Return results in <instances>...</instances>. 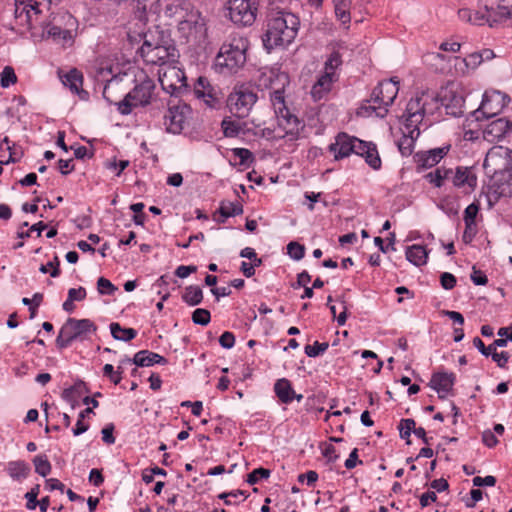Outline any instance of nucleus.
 <instances>
[{
    "instance_id": "obj_56",
    "label": "nucleus",
    "mask_w": 512,
    "mask_h": 512,
    "mask_svg": "<svg viewBox=\"0 0 512 512\" xmlns=\"http://www.w3.org/2000/svg\"><path fill=\"white\" fill-rule=\"evenodd\" d=\"M238 496H243V500H245L248 497V494H246L245 491L238 489L230 492H223L218 495V498L223 500L225 505H232L236 504V502H232L230 497L237 498Z\"/></svg>"
},
{
    "instance_id": "obj_37",
    "label": "nucleus",
    "mask_w": 512,
    "mask_h": 512,
    "mask_svg": "<svg viewBox=\"0 0 512 512\" xmlns=\"http://www.w3.org/2000/svg\"><path fill=\"white\" fill-rule=\"evenodd\" d=\"M136 3L135 14L140 21H143L146 17V12H157L160 4V0H133Z\"/></svg>"
},
{
    "instance_id": "obj_17",
    "label": "nucleus",
    "mask_w": 512,
    "mask_h": 512,
    "mask_svg": "<svg viewBox=\"0 0 512 512\" xmlns=\"http://www.w3.org/2000/svg\"><path fill=\"white\" fill-rule=\"evenodd\" d=\"M437 101H440L441 105L444 106L446 113L453 117H460L464 113L465 99L462 93L454 90L453 88L446 87L440 91L437 96Z\"/></svg>"
},
{
    "instance_id": "obj_25",
    "label": "nucleus",
    "mask_w": 512,
    "mask_h": 512,
    "mask_svg": "<svg viewBox=\"0 0 512 512\" xmlns=\"http://www.w3.org/2000/svg\"><path fill=\"white\" fill-rule=\"evenodd\" d=\"M214 88L206 77L200 76L193 89V94L197 98H203L207 106L210 108H216L219 105L218 98L214 95Z\"/></svg>"
},
{
    "instance_id": "obj_54",
    "label": "nucleus",
    "mask_w": 512,
    "mask_h": 512,
    "mask_svg": "<svg viewBox=\"0 0 512 512\" xmlns=\"http://www.w3.org/2000/svg\"><path fill=\"white\" fill-rule=\"evenodd\" d=\"M272 105L274 107L275 114H277L280 110H282V107H286L285 101H284V91L277 89L274 90L271 93L270 96Z\"/></svg>"
},
{
    "instance_id": "obj_57",
    "label": "nucleus",
    "mask_w": 512,
    "mask_h": 512,
    "mask_svg": "<svg viewBox=\"0 0 512 512\" xmlns=\"http://www.w3.org/2000/svg\"><path fill=\"white\" fill-rule=\"evenodd\" d=\"M456 282V277L449 272H443L440 275V283L445 290L453 289L456 285Z\"/></svg>"
},
{
    "instance_id": "obj_62",
    "label": "nucleus",
    "mask_w": 512,
    "mask_h": 512,
    "mask_svg": "<svg viewBox=\"0 0 512 512\" xmlns=\"http://www.w3.org/2000/svg\"><path fill=\"white\" fill-rule=\"evenodd\" d=\"M114 425L112 423L107 424L101 431L102 440L104 443L111 445L115 443V437L113 435Z\"/></svg>"
},
{
    "instance_id": "obj_60",
    "label": "nucleus",
    "mask_w": 512,
    "mask_h": 512,
    "mask_svg": "<svg viewBox=\"0 0 512 512\" xmlns=\"http://www.w3.org/2000/svg\"><path fill=\"white\" fill-rule=\"evenodd\" d=\"M81 385H73L69 388H66L63 390L62 392V398L63 400H65L66 402L70 403L72 408L75 407V404H76V395H75V389H77L78 387H80Z\"/></svg>"
},
{
    "instance_id": "obj_59",
    "label": "nucleus",
    "mask_w": 512,
    "mask_h": 512,
    "mask_svg": "<svg viewBox=\"0 0 512 512\" xmlns=\"http://www.w3.org/2000/svg\"><path fill=\"white\" fill-rule=\"evenodd\" d=\"M473 485L475 487H482V486H495L497 480L494 476L488 475L486 477H480L476 476L473 478Z\"/></svg>"
},
{
    "instance_id": "obj_39",
    "label": "nucleus",
    "mask_w": 512,
    "mask_h": 512,
    "mask_svg": "<svg viewBox=\"0 0 512 512\" xmlns=\"http://www.w3.org/2000/svg\"><path fill=\"white\" fill-rule=\"evenodd\" d=\"M416 422L412 418L402 419L398 425L400 438L406 440V444H411L410 435L414 433Z\"/></svg>"
},
{
    "instance_id": "obj_5",
    "label": "nucleus",
    "mask_w": 512,
    "mask_h": 512,
    "mask_svg": "<svg viewBox=\"0 0 512 512\" xmlns=\"http://www.w3.org/2000/svg\"><path fill=\"white\" fill-rule=\"evenodd\" d=\"M97 331L96 324L90 319L68 318L60 328L56 338V346L62 350L74 341H85Z\"/></svg>"
},
{
    "instance_id": "obj_11",
    "label": "nucleus",
    "mask_w": 512,
    "mask_h": 512,
    "mask_svg": "<svg viewBox=\"0 0 512 512\" xmlns=\"http://www.w3.org/2000/svg\"><path fill=\"white\" fill-rule=\"evenodd\" d=\"M509 101V96L500 91H486L480 106L470 113V117H473L475 121L489 119L497 115Z\"/></svg>"
},
{
    "instance_id": "obj_34",
    "label": "nucleus",
    "mask_w": 512,
    "mask_h": 512,
    "mask_svg": "<svg viewBox=\"0 0 512 512\" xmlns=\"http://www.w3.org/2000/svg\"><path fill=\"white\" fill-rule=\"evenodd\" d=\"M458 17L460 20L468 22L473 25H485L483 11L479 7L475 11L469 8H461L458 10Z\"/></svg>"
},
{
    "instance_id": "obj_29",
    "label": "nucleus",
    "mask_w": 512,
    "mask_h": 512,
    "mask_svg": "<svg viewBox=\"0 0 512 512\" xmlns=\"http://www.w3.org/2000/svg\"><path fill=\"white\" fill-rule=\"evenodd\" d=\"M217 213L220 217L217 218L216 221L218 223H225L227 218L241 215L243 213V205L240 202L222 200Z\"/></svg>"
},
{
    "instance_id": "obj_44",
    "label": "nucleus",
    "mask_w": 512,
    "mask_h": 512,
    "mask_svg": "<svg viewBox=\"0 0 512 512\" xmlns=\"http://www.w3.org/2000/svg\"><path fill=\"white\" fill-rule=\"evenodd\" d=\"M342 65V56L339 53V50H333L329 55L328 59L325 61V71L334 74L335 70Z\"/></svg>"
},
{
    "instance_id": "obj_8",
    "label": "nucleus",
    "mask_w": 512,
    "mask_h": 512,
    "mask_svg": "<svg viewBox=\"0 0 512 512\" xmlns=\"http://www.w3.org/2000/svg\"><path fill=\"white\" fill-rule=\"evenodd\" d=\"M485 25L498 27L512 18V0H479Z\"/></svg>"
},
{
    "instance_id": "obj_53",
    "label": "nucleus",
    "mask_w": 512,
    "mask_h": 512,
    "mask_svg": "<svg viewBox=\"0 0 512 512\" xmlns=\"http://www.w3.org/2000/svg\"><path fill=\"white\" fill-rule=\"evenodd\" d=\"M39 491H40V485L39 484H36L34 487H32L30 489V491H28L26 494H25V498L27 500L26 502V508L28 510H34L36 509L37 505H38V495H39Z\"/></svg>"
},
{
    "instance_id": "obj_23",
    "label": "nucleus",
    "mask_w": 512,
    "mask_h": 512,
    "mask_svg": "<svg viewBox=\"0 0 512 512\" xmlns=\"http://www.w3.org/2000/svg\"><path fill=\"white\" fill-rule=\"evenodd\" d=\"M64 86L68 87L72 93L77 94L81 100H87L89 93L82 88L83 74L76 68L71 69L69 72L60 76Z\"/></svg>"
},
{
    "instance_id": "obj_9",
    "label": "nucleus",
    "mask_w": 512,
    "mask_h": 512,
    "mask_svg": "<svg viewBox=\"0 0 512 512\" xmlns=\"http://www.w3.org/2000/svg\"><path fill=\"white\" fill-rule=\"evenodd\" d=\"M258 99L257 94L248 86L235 87L227 98V107L237 118H245Z\"/></svg>"
},
{
    "instance_id": "obj_24",
    "label": "nucleus",
    "mask_w": 512,
    "mask_h": 512,
    "mask_svg": "<svg viewBox=\"0 0 512 512\" xmlns=\"http://www.w3.org/2000/svg\"><path fill=\"white\" fill-rule=\"evenodd\" d=\"M353 136L341 132L335 137V142L329 145V151L334 153L335 160L350 156L353 152Z\"/></svg>"
},
{
    "instance_id": "obj_32",
    "label": "nucleus",
    "mask_w": 512,
    "mask_h": 512,
    "mask_svg": "<svg viewBox=\"0 0 512 512\" xmlns=\"http://www.w3.org/2000/svg\"><path fill=\"white\" fill-rule=\"evenodd\" d=\"M177 78L180 82L179 85L173 83L166 84L164 81H161L162 88L174 97H179L185 93H190L189 86L186 82V76L182 71L177 72Z\"/></svg>"
},
{
    "instance_id": "obj_63",
    "label": "nucleus",
    "mask_w": 512,
    "mask_h": 512,
    "mask_svg": "<svg viewBox=\"0 0 512 512\" xmlns=\"http://www.w3.org/2000/svg\"><path fill=\"white\" fill-rule=\"evenodd\" d=\"M471 280L478 286L486 285L488 282L487 276L481 270H477L475 266L472 269Z\"/></svg>"
},
{
    "instance_id": "obj_18",
    "label": "nucleus",
    "mask_w": 512,
    "mask_h": 512,
    "mask_svg": "<svg viewBox=\"0 0 512 512\" xmlns=\"http://www.w3.org/2000/svg\"><path fill=\"white\" fill-rule=\"evenodd\" d=\"M450 147V145H446L415 153L413 159L417 164V170L420 171L437 165L447 155Z\"/></svg>"
},
{
    "instance_id": "obj_15",
    "label": "nucleus",
    "mask_w": 512,
    "mask_h": 512,
    "mask_svg": "<svg viewBox=\"0 0 512 512\" xmlns=\"http://www.w3.org/2000/svg\"><path fill=\"white\" fill-rule=\"evenodd\" d=\"M192 112L191 107L179 101L178 104L170 105L164 116V124L169 133L179 134L184 129L186 119Z\"/></svg>"
},
{
    "instance_id": "obj_33",
    "label": "nucleus",
    "mask_w": 512,
    "mask_h": 512,
    "mask_svg": "<svg viewBox=\"0 0 512 512\" xmlns=\"http://www.w3.org/2000/svg\"><path fill=\"white\" fill-rule=\"evenodd\" d=\"M109 328L112 337L118 341L129 342L137 336V330L122 327L118 322H112Z\"/></svg>"
},
{
    "instance_id": "obj_13",
    "label": "nucleus",
    "mask_w": 512,
    "mask_h": 512,
    "mask_svg": "<svg viewBox=\"0 0 512 512\" xmlns=\"http://www.w3.org/2000/svg\"><path fill=\"white\" fill-rule=\"evenodd\" d=\"M229 17L240 26H250L256 19L257 0H229Z\"/></svg>"
},
{
    "instance_id": "obj_10",
    "label": "nucleus",
    "mask_w": 512,
    "mask_h": 512,
    "mask_svg": "<svg viewBox=\"0 0 512 512\" xmlns=\"http://www.w3.org/2000/svg\"><path fill=\"white\" fill-rule=\"evenodd\" d=\"M399 91V80L392 77L383 80L373 89L370 101L378 104V117H385L388 113L387 107L392 105Z\"/></svg>"
},
{
    "instance_id": "obj_41",
    "label": "nucleus",
    "mask_w": 512,
    "mask_h": 512,
    "mask_svg": "<svg viewBox=\"0 0 512 512\" xmlns=\"http://www.w3.org/2000/svg\"><path fill=\"white\" fill-rule=\"evenodd\" d=\"M364 158L365 162L374 170H379L381 168V159L375 144L369 146L368 149L365 150Z\"/></svg>"
},
{
    "instance_id": "obj_58",
    "label": "nucleus",
    "mask_w": 512,
    "mask_h": 512,
    "mask_svg": "<svg viewBox=\"0 0 512 512\" xmlns=\"http://www.w3.org/2000/svg\"><path fill=\"white\" fill-rule=\"evenodd\" d=\"M353 140H355V142L353 143V152L354 154L358 155V156H364V153L366 152L365 150L368 149L369 146H372L374 143L372 142H365V141H362L356 137L353 136Z\"/></svg>"
},
{
    "instance_id": "obj_7",
    "label": "nucleus",
    "mask_w": 512,
    "mask_h": 512,
    "mask_svg": "<svg viewBox=\"0 0 512 512\" xmlns=\"http://www.w3.org/2000/svg\"><path fill=\"white\" fill-rule=\"evenodd\" d=\"M156 88L155 82L145 77L137 84L129 93H127L122 101L117 103L118 111L122 115H129L133 107L147 106L151 103L153 91Z\"/></svg>"
},
{
    "instance_id": "obj_42",
    "label": "nucleus",
    "mask_w": 512,
    "mask_h": 512,
    "mask_svg": "<svg viewBox=\"0 0 512 512\" xmlns=\"http://www.w3.org/2000/svg\"><path fill=\"white\" fill-rule=\"evenodd\" d=\"M221 128L225 137H237L242 130L241 124L226 117L221 122Z\"/></svg>"
},
{
    "instance_id": "obj_19",
    "label": "nucleus",
    "mask_w": 512,
    "mask_h": 512,
    "mask_svg": "<svg viewBox=\"0 0 512 512\" xmlns=\"http://www.w3.org/2000/svg\"><path fill=\"white\" fill-rule=\"evenodd\" d=\"M512 132V121L506 118H499L487 125L482 131L483 138L490 142H498Z\"/></svg>"
},
{
    "instance_id": "obj_4",
    "label": "nucleus",
    "mask_w": 512,
    "mask_h": 512,
    "mask_svg": "<svg viewBox=\"0 0 512 512\" xmlns=\"http://www.w3.org/2000/svg\"><path fill=\"white\" fill-rule=\"evenodd\" d=\"M248 41L242 37H234L224 42L216 56V65L229 73H236L246 63Z\"/></svg>"
},
{
    "instance_id": "obj_45",
    "label": "nucleus",
    "mask_w": 512,
    "mask_h": 512,
    "mask_svg": "<svg viewBox=\"0 0 512 512\" xmlns=\"http://www.w3.org/2000/svg\"><path fill=\"white\" fill-rule=\"evenodd\" d=\"M232 153L235 157L239 158V165L250 166L255 160L253 153L246 148H234Z\"/></svg>"
},
{
    "instance_id": "obj_35",
    "label": "nucleus",
    "mask_w": 512,
    "mask_h": 512,
    "mask_svg": "<svg viewBox=\"0 0 512 512\" xmlns=\"http://www.w3.org/2000/svg\"><path fill=\"white\" fill-rule=\"evenodd\" d=\"M182 300L189 306H197L203 301V291L197 285H189L185 287Z\"/></svg>"
},
{
    "instance_id": "obj_27",
    "label": "nucleus",
    "mask_w": 512,
    "mask_h": 512,
    "mask_svg": "<svg viewBox=\"0 0 512 512\" xmlns=\"http://www.w3.org/2000/svg\"><path fill=\"white\" fill-rule=\"evenodd\" d=\"M334 74L327 71L321 75L311 89V96L315 101L321 100L330 90L334 81Z\"/></svg>"
},
{
    "instance_id": "obj_30",
    "label": "nucleus",
    "mask_w": 512,
    "mask_h": 512,
    "mask_svg": "<svg viewBox=\"0 0 512 512\" xmlns=\"http://www.w3.org/2000/svg\"><path fill=\"white\" fill-rule=\"evenodd\" d=\"M274 392L281 403L289 404L294 400L295 391L286 378L278 379L274 384Z\"/></svg>"
},
{
    "instance_id": "obj_46",
    "label": "nucleus",
    "mask_w": 512,
    "mask_h": 512,
    "mask_svg": "<svg viewBox=\"0 0 512 512\" xmlns=\"http://www.w3.org/2000/svg\"><path fill=\"white\" fill-rule=\"evenodd\" d=\"M328 347V342L320 343L318 341H315L313 345H306L304 351L308 357L315 358L323 354L328 349Z\"/></svg>"
},
{
    "instance_id": "obj_38",
    "label": "nucleus",
    "mask_w": 512,
    "mask_h": 512,
    "mask_svg": "<svg viewBox=\"0 0 512 512\" xmlns=\"http://www.w3.org/2000/svg\"><path fill=\"white\" fill-rule=\"evenodd\" d=\"M350 0H334L335 15L343 25H347L351 21Z\"/></svg>"
},
{
    "instance_id": "obj_36",
    "label": "nucleus",
    "mask_w": 512,
    "mask_h": 512,
    "mask_svg": "<svg viewBox=\"0 0 512 512\" xmlns=\"http://www.w3.org/2000/svg\"><path fill=\"white\" fill-rule=\"evenodd\" d=\"M7 472L15 480L26 478L30 473L29 465L22 460L11 461L8 463Z\"/></svg>"
},
{
    "instance_id": "obj_16",
    "label": "nucleus",
    "mask_w": 512,
    "mask_h": 512,
    "mask_svg": "<svg viewBox=\"0 0 512 512\" xmlns=\"http://www.w3.org/2000/svg\"><path fill=\"white\" fill-rule=\"evenodd\" d=\"M278 127L283 130V134H279L278 138L283 139L289 137V140H296L299 137L300 130L304 128L301 120L290 112L287 107H282L277 114Z\"/></svg>"
},
{
    "instance_id": "obj_47",
    "label": "nucleus",
    "mask_w": 512,
    "mask_h": 512,
    "mask_svg": "<svg viewBox=\"0 0 512 512\" xmlns=\"http://www.w3.org/2000/svg\"><path fill=\"white\" fill-rule=\"evenodd\" d=\"M211 314L207 309L197 308L192 313V321L194 324L206 326L210 323Z\"/></svg>"
},
{
    "instance_id": "obj_6",
    "label": "nucleus",
    "mask_w": 512,
    "mask_h": 512,
    "mask_svg": "<svg viewBox=\"0 0 512 512\" xmlns=\"http://www.w3.org/2000/svg\"><path fill=\"white\" fill-rule=\"evenodd\" d=\"M178 32L186 43L201 46L207 40V25L205 18L198 10L187 12L178 23Z\"/></svg>"
},
{
    "instance_id": "obj_26",
    "label": "nucleus",
    "mask_w": 512,
    "mask_h": 512,
    "mask_svg": "<svg viewBox=\"0 0 512 512\" xmlns=\"http://www.w3.org/2000/svg\"><path fill=\"white\" fill-rule=\"evenodd\" d=\"M57 17L53 18V22L43 27V33L47 34L49 38L62 44H67L72 41V32L70 29H64L56 24Z\"/></svg>"
},
{
    "instance_id": "obj_64",
    "label": "nucleus",
    "mask_w": 512,
    "mask_h": 512,
    "mask_svg": "<svg viewBox=\"0 0 512 512\" xmlns=\"http://www.w3.org/2000/svg\"><path fill=\"white\" fill-rule=\"evenodd\" d=\"M492 360L497 364L500 368H506L510 355L506 351H501L497 353H493Z\"/></svg>"
},
{
    "instance_id": "obj_50",
    "label": "nucleus",
    "mask_w": 512,
    "mask_h": 512,
    "mask_svg": "<svg viewBox=\"0 0 512 512\" xmlns=\"http://www.w3.org/2000/svg\"><path fill=\"white\" fill-rule=\"evenodd\" d=\"M287 253L292 259L299 261L305 255V247L298 242L292 241L287 245Z\"/></svg>"
},
{
    "instance_id": "obj_2",
    "label": "nucleus",
    "mask_w": 512,
    "mask_h": 512,
    "mask_svg": "<svg viewBox=\"0 0 512 512\" xmlns=\"http://www.w3.org/2000/svg\"><path fill=\"white\" fill-rule=\"evenodd\" d=\"M483 168L490 177L486 192L489 207H493L501 197L510 193L512 182V149L495 146L484 159Z\"/></svg>"
},
{
    "instance_id": "obj_48",
    "label": "nucleus",
    "mask_w": 512,
    "mask_h": 512,
    "mask_svg": "<svg viewBox=\"0 0 512 512\" xmlns=\"http://www.w3.org/2000/svg\"><path fill=\"white\" fill-rule=\"evenodd\" d=\"M117 289L118 288L105 277H100L97 280V290L100 295H113Z\"/></svg>"
},
{
    "instance_id": "obj_12",
    "label": "nucleus",
    "mask_w": 512,
    "mask_h": 512,
    "mask_svg": "<svg viewBox=\"0 0 512 512\" xmlns=\"http://www.w3.org/2000/svg\"><path fill=\"white\" fill-rule=\"evenodd\" d=\"M437 101V98H434L433 94H430L428 91H422L417 93L414 98H411L406 106V129H410L412 127L418 128V124H420L423 120L424 115L427 113L428 101Z\"/></svg>"
},
{
    "instance_id": "obj_3",
    "label": "nucleus",
    "mask_w": 512,
    "mask_h": 512,
    "mask_svg": "<svg viewBox=\"0 0 512 512\" xmlns=\"http://www.w3.org/2000/svg\"><path fill=\"white\" fill-rule=\"evenodd\" d=\"M130 43H140L137 53L147 63L152 65H163L174 61L176 48L168 30L158 25L149 27L146 31L138 34L128 33Z\"/></svg>"
},
{
    "instance_id": "obj_22",
    "label": "nucleus",
    "mask_w": 512,
    "mask_h": 512,
    "mask_svg": "<svg viewBox=\"0 0 512 512\" xmlns=\"http://www.w3.org/2000/svg\"><path fill=\"white\" fill-rule=\"evenodd\" d=\"M121 363H132L137 367H150L155 364L165 365L167 363V359L158 353L149 350H140L133 358L124 356L121 359Z\"/></svg>"
},
{
    "instance_id": "obj_20",
    "label": "nucleus",
    "mask_w": 512,
    "mask_h": 512,
    "mask_svg": "<svg viewBox=\"0 0 512 512\" xmlns=\"http://www.w3.org/2000/svg\"><path fill=\"white\" fill-rule=\"evenodd\" d=\"M455 381L456 376L453 372L438 371L432 374L428 385L437 391L440 399H445L446 395L452 392Z\"/></svg>"
},
{
    "instance_id": "obj_51",
    "label": "nucleus",
    "mask_w": 512,
    "mask_h": 512,
    "mask_svg": "<svg viewBox=\"0 0 512 512\" xmlns=\"http://www.w3.org/2000/svg\"><path fill=\"white\" fill-rule=\"evenodd\" d=\"M271 472L269 469L260 467L257 469H254L251 473L247 475V482L250 485H254L258 483L260 479H267L269 478Z\"/></svg>"
},
{
    "instance_id": "obj_1",
    "label": "nucleus",
    "mask_w": 512,
    "mask_h": 512,
    "mask_svg": "<svg viewBox=\"0 0 512 512\" xmlns=\"http://www.w3.org/2000/svg\"><path fill=\"white\" fill-rule=\"evenodd\" d=\"M291 0H269L267 28L262 35V43L269 53L277 47H286L295 39L300 21L299 18L286 11Z\"/></svg>"
},
{
    "instance_id": "obj_52",
    "label": "nucleus",
    "mask_w": 512,
    "mask_h": 512,
    "mask_svg": "<svg viewBox=\"0 0 512 512\" xmlns=\"http://www.w3.org/2000/svg\"><path fill=\"white\" fill-rule=\"evenodd\" d=\"M479 211V205L477 203H471L464 211V222L465 226L476 225V216Z\"/></svg>"
},
{
    "instance_id": "obj_14",
    "label": "nucleus",
    "mask_w": 512,
    "mask_h": 512,
    "mask_svg": "<svg viewBox=\"0 0 512 512\" xmlns=\"http://www.w3.org/2000/svg\"><path fill=\"white\" fill-rule=\"evenodd\" d=\"M14 20L15 26L13 29H31L37 16L41 13V8L37 2L32 0H14Z\"/></svg>"
},
{
    "instance_id": "obj_55",
    "label": "nucleus",
    "mask_w": 512,
    "mask_h": 512,
    "mask_svg": "<svg viewBox=\"0 0 512 512\" xmlns=\"http://www.w3.org/2000/svg\"><path fill=\"white\" fill-rule=\"evenodd\" d=\"M60 261L57 255L53 258L52 261L48 262L46 265L42 264L39 268V271L43 274L48 273V268H52L50 272L51 277H58L61 273L59 269Z\"/></svg>"
},
{
    "instance_id": "obj_61",
    "label": "nucleus",
    "mask_w": 512,
    "mask_h": 512,
    "mask_svg": "<svg viewBox=\"0 0 512 512\" xmlns=\"http://www.w3.org/2000/svg\"><path fill=\"white\" fill-rule=\"evenodd\" d=\"M219 344L225 349H231L235 344V336L232 332L225 331L219 337Z\"/></svg>"
},
{
    "instance_id": "obj_43",
    "label": "nucleus",
    "mask_w": 512,
    "mask_h": 512,
    "mask_svg": "<svg viewBox=\"0 0 512 512\" xmlns=\"http://www.w3.org/2000/svg\"><path fill=\"white\" fill-rule=\"evenodd\" d=\"M33 464L35 466V472L40 476L46 477L50 474L52 467L46 455L35 456Z\"/></svg>"
},
{
    "instance_id": "obj_31",
    "label": "nucleus",
    "mask_w": 512,
    "mask_h": 512,
    "mask_svg": "<svg viewBox=\"0 0 512 512\" xmlns=\"http://www.w3.org/2000/svg\"><path fill=\"white\" fill-rule=\"evenodd\" d=\"M427 258L428 251L424 246L415 244L406 249V259L417 267L426 264Z\"/></svg>"
},
{
    "instance_id": "obj_49",
    "label": "nucleus",
    "mask_w": 512,
    "mask_h": 512,
    "mask_svg": "<svg viewBox=\"0 0 512 512\" xmlns=\"http://www.w3.org/2000/svg\"><path fill=\"white\" fill-rule=\"evenodd\" d=\"M16 81H17V76L15 74L14 69L10 66L4 67L3 71L1 72V79H0L1 87L7 88L10 85L16 83Z\"/></svg>"
},
{
    "instance_id": "obj_40",
    "label": "nucleus",
    "mask_w": 512,
    "mask_h": 512,
    "mask_svg": "<svg viewBox=\"0 0 512 512\" xmlns=\"http://www.w3.org/2000/svg\"><path fill=\"white\" fill-rule=\"evenodd\" d=\"M93 413V408L90 407L85 408L79 413L76 425L72 429L74 436H79L89 429V424L84 423V421H86V417Z\"/></svg>"
},
{
    "instance_id": "obj_28",
    "label": "nucleus",
    "mask_w": 512,
    "mask_h": 512,
    "mask_svg": "<svg viewBox=\"0 0 512 512\" xmlns=\"http://www.w3.org/2000/svg\"><path fill=\"white\" fill-rule=\"evenodd\" d=\"M407 133L403 132L402 137L397 141V147L402 156H410L414 149L415 140L420 134L418 128L407 129Z\"/></svg>"
},
{
    "instance_id": "obj_21",
    "label": "nucleus",
    "mask_w": 512,
    "mask_h": 512,
    "mask_svg": "<svg viewBox=\"0 0 512 512\" xmlns=\"http://www.w3.org/2000/svg\"><path fill=\"white\" fill-rule=\"evenodd\" d=\"M451 181L455 187L463 188L465 193H471L477 186L476 174L472 168L465 166L456 167Z\"/></svg>"
}]
</instances>
